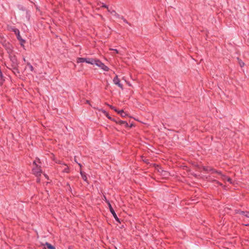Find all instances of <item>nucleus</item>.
<instances>
[{
    "label": "nucleus",
    "mask_w": 249,
    "mask_h": 249,
    "mask_svg": "<svg viewBox=\"0 0 249 249\" xmlns=\"http://www.w3.org/2000/svg\"><path fill=\"white\" fill-rule=\"evenodd\" d=\"M76 62L78 63L86 62L88 64L93 65L94 63L95 62V59L90 58L78 57L77 58Z\"/></svg>",
    "instance_id": "nucleus-1"
},
{
    "label": "nucleus",
    "mask_w": 249,
    "mask_h": 249,
    "mask_svg": "<svg viewBox=\"0 0 249 249\" xmlns=\"http://www.w3.org/2000/svg\"><path fill=\"white\" fill-rule=\"evenodd\" d=\"M9 57L11 63L9 67L16 68V67H18L19 63L18 61L17 57L15 55H14L13 54H10L9 55Z\"/></svg>",
    "instance_id": "nucleus-2"
},
{
    "label": "nucleus",
    "mask_w": 249,
    "mask_h": 249,
    "mask_svg": "<svg viewBox=\"0 0 249 249\" xmlns=\"http://www.w3.org/2000/svg\"><path fill=\"white\" fill-rule=\"evenodd\" d=\"M94 64H95L99 67L101 68L102 69H103L104 71H109V68L108 67L106 66L103 63H102L101 61H100L99 59H95V62L94 63Z\"/></svg>",
    "instance_id": "nucleus-3"
},
{
    "label": "nucleus",
    "mask_w": 249,
    "mask_h": 249,
    "mask_svg": "<svg viewBox=\"0 0 249 249\" xmlns=\"http://www.w3.org/2000/svg\"><path fill=\"white\" fill-rule=\"evenodd\" d=\"M13 31L14 32L16 35L17 38L20 41L21 45H23V44L25 42V40L21 38L19 30L17 28H14L13 29Z\"/></svg>",
    "instance_id": "nucleus-4"
},
{
    "label": "nucleus",
    "mask_w": 249,
    "mask_h": 249,
    "mask_svg": "<svg viewBox=\"0 0 249 249\" xmlns=\"http://www.w3.org/2000/svg\"><path fill=\"white\" fill-rule=\"evenodd\" d=\"M33 172L34 174L37 177L41 176V170L40 169V167L36 165V166L33 169Z\"/></svg>",
    "instance_id": "nucleus-5"
},
{
    "label": "nucleus",
    "mask_w": 249,
    "mask_h": 249,
    "mask_svg": "<svg viewBox=\"0 0 249 249\" xmlns=\"http://www.w3.org/2000/svg\"><path fill=\"white\" fill-rule=\"evenodd\" d=\"M108 208L109 209V211L110 212V213L112 214L114 218H115V219L116 220V221H117L118 223H121V221H120V219L118 217L116 213H115L114 209H113L111 205H109V206H108Z\"/></svg>",
    "instance_id": "nucleus-6"
},
{
    "label": "nucleus",
    "mask_w": 249,
    "mask_h": 249,
    "mask_svg": "<svg viewBox=\"0 0 249 249\" xmlns=\"http://www.w3.org/2000/svg\"><path fill=\"white\" fill-rule=\"evenodd\" d=\"M113 81L114 84L117 85L119 87H120L122 89H123V85L122 84L120 83V80L118 78V76L116 75L115 77H114L113 79Z\"/></svg>",
    "instance_id": "nucleus-7"
},
{
    "label": "nucleus",
    "mask_w": 249,
    "mask_h": 249,
    "mask_svg": "<svg viewBox=\"0 0 249 249\" xmlns=\"http://www.w3.org/2000/svg\"><path fill=\"white\" fill-rule=\"evenodd\" d=\"M44 247L43 249H55V247L52 245L51 244L46 242L45 244L43 245Z\"/></svg>",
    "instance_id": "nucleus-8"
},
{
    "label": "nucleus",
    "mask_w": 249,
    "mask_h": 249,
    "mask_svg": "<svg viewBox=\"0 0 249 249\" xmlns=\"http://www.w3.org/2000/svg\"><path fill=\"white\" fill-rule=\"evenodd\" d=\"M204 169L205 170H207V171H211L212 173H216L218 175H221V171L216 170H215L213 168H211V167H208V168H207V169L204 168Z\"/></svg>",
    "instance_id": "nucleus-9"
},
{
    "label": "nucleus",
    "mask_w": 249,
    "mask_h": 249,
    "mask_svg": "<svg viewBox=\"0 0 249 249\" xmlns=\"http://www.w3.org/2000/svg\"><path fill=\"white\" fill-rule=\"evenodd\" d=\"M8 69H10V70H12L13 72L14 73V74H19V71L18 69V67H16V68H14V67H7Z\"/></svg>",
    "instance_id": "nucleus-10"
},
{
    "label": "nucleus",
    "mask_w": 249,
    "mask_h": 249,
    "mask_svg": "<svg viewBox=\"0 0 249 249\" xmlns=\"http://www.w3.org/2000/svg\"><path fill=\"white\" fill-rule=\"evenodd\" d=\"M118 124H119L120 125L124 124V125L125 127H126V128L128 127V123L126 121H124L118 120Z\"/></svg>",
    "instance_id": "nucleus-11"
},
{
    "label": "nucleus",
    "mask_w": 249,
    "mask_h": 249,
    "mask_svg": "<svg viewBox=\"0 0 249 249\" xmlns=\"http://www.w3.org/2000/svg\"><path fill=\"white\" fill-rule=\"evenodd\" d=\"M80 174L81 175V177L83 178V179L86 181V182H88V178H87V177L86 176V173L84 172H82V171H80Z\"/></svg>",
    "instance_id": "nucleus-12"
},
{
    "label": "nucleus",
    "mask_w": 249,
    "mask_h": 249,
    "mask_svg": "<svg viewBox=\"0 0 249 249\" xmlns=\"http://www.w3.org/2000/svg\"><path fill=\"white\" fill-rule=\"evenodd\" d=\"M237 60H238V62L239 64V65L240 66V67L241 68L243 67L245 65V63L242 61V60L240 59H239L238 57L237 58Z\"/></svg>",
    "instance_id": "nucleus-13"
},
{
    "label": "nucleus",
    "mask_w": 249,
    "mask_h": 249,
    "mask_svg": "<svg viewBox=\"0 0 249 249\" xmlns=\"http://www.w3.org/2000/svg\"><path fill=\"white\" fill-rule=\"evenodd\" d=\"M4 81V77L3 76L2 72L0 70V84H2Z\"/></svg>",
    "instance_id": "nucleus-14"
},
{
    "label": "nucleus",
    "mask_w": 249,
    "mask_h": 249,
    "mask_svg": "<svg viewBox=\"0 0 249 249\" xmlns=\"http://www.w3.org/2000/svg\"><path fill=\"white\" fill-rule=\"evenodd\" d=\"M247 212V211H241V210H238V211H237L236 213H239V214H240L241 215H243L245 216V215L246 214Z\"/></svg>",
    "instance_id": "nucleus-15"
},
{
    "label": "nucleus",
    "mask_w": 249,
    "mask_h": 249,
    "mask_svg": "<svg viewBox=\"0 0 249 249\" xmlns=\"http://www.w3.org/2000/svg\"><path fill=\"white\" fill-rule=\"evenodd\" d=\"M102 112L106 115V116L109 119H112V117H111L108 113L105 110H102Z\"/></svg>",
    "instance_id": "nucleus-16"
},
{
    "label": "nucleus",
    "mask_w": 249,
    "mask_h": 249,
    "mask_svg": "<svg viewBox=\"0 0 249 249\" xmlns=\"http://www.w3.org/2000/svg\"><path fill=\"white\" fill-rule=\"evenodd\" d=\"M27 65L29 67V68L31 71H34V67L29 62L27 63Z\"/></svg>",
    "instance_id": "nucleus-17"
},
{
    "label": "nucleus",
    "mask_w": 249,
    "mask_h": 249,
    "mask_svg": "<svg viewBox=\"0 0 249 249\" xmlns=\"http://www.w3.org/2000/svg\"><path fill=\"white\" fill-rule=\"evenodd\" d=\"M107 105L109 107L110 109L114 110L115 111H118V109H117L114 106L109 104H107Z\"/></svg>",
    "instance_id": "nucleus-18"
},
{
    "label": "nucleus",
    "mask_w": 249,
    "mask_h": 249,
    "mask_svg": "<svg viewBox=\"0 0 249 249\" xmlns=\"http://www.w3.org/2000/svg\"><path fill=\"white\" fill-rule=\"evenodd\" d=\"M142 160L143 162H144L146 163H149L148 160L146 159L145 158H144L143 156H142L141 157Z\"/></svg>",
    "instance_id": "nucleus-19"
},
{
    "label": "nucleus",
    "mask_w": 249,
    "mask_h": 249,
    "mask_svg": "<svg viewBox=\"0 0 249 249\" xmlns=\"http://www.w3.org/2000/svg\"><path fill=\"white\" fill-rule=\"evenodd\" d=\"M104 200L105 201V202L107 203V204L108 206H109V205H111V204H110V203L108 199H107V198H106V196H104Z\"/></svg>",
    "instance_id": "nucleus-20"
},
{
    "label": "nucleus",
    "mask_w": 249,
    "mask_h": 249,
    "mask_svg": "<svg viewBox=\"0 0 249 249\" xmlns=\"http://www.w3.org/2000/svg\"><path fill=\"white\" fill-rule=\"evenodd\" d=\"M221 176V178L223 180H227V179L228 178V177H227L225 175H223L222 173H221V175H220Z\"/></svg>",
    "instance_id": "nucleus-21"
},
{
    "label": "nucleus",
    "mask_w": 249,
    "mask_h": 249,
    "mask_svg": "<svg viewBox=\"0 0 249 249\" xmlns=\"http://www.w3.org/2000/svg\"><path fill=\"white\" fill-rule=\"evenodd\" d=\"M121 19L123 20L124 22L128 24L129 25H130V24L127 21V20L125 18H124L123 16L121 17Z\"/></svg>",
    "instance_id": "nucleus-22"
},
{
    "label": "nucleus",
    "mask_w": 249,
    "mask_h": 249,
    "mask_svg": "<svg viewBox=\"0 0 249 249\" xmlns=\"http://www.w3.org/2000/svg\"><path fill=\"white\" fill-rule=\"evenodd\" d=\"M64 172L69 173V168L68 166H67L63 170Z\"/></svg>",
    "instance_id": "nucleus-23"
},
{
    "label": "nucleus",
    "mask_w": 249,
    "mask_h": 249,
    "mask_svg": "<svg viewBox=\"0 0 249 249\" xmlns=\"http://www.w3.org/2000/svg\"><path fill=\"white\" fill-rule=\"evenodd\" d=\"M114 16L116 18H121V17H122V16H121V15H119V14H117V13H116V14H115Z\"/></svg>",
    "instance_id": "nucleus-24"
},
{
    "label": "nucleus",
    "mask_w": 249,
    "mask_h": 249,
    "mask_svg": "<svg viewBox=\"0 0 249 249\" xmlns=\"http://www.w3.org/2000/svg\"><path fill=\"white\" fill-rule=\"evenodd\" d=\"M101 7L107 8V9H108V6L104 3H102V5L101 6Z\"/></svg>",
    "instance_id": "nucleus-25"
},
{
    "label": "nucleus",
    "mask_w": 249,
    "mask_h": 249,
    "mask_svg": "<svg viewBox=\"0 0 249 249\" xmlns=\"http://www.w3.org/2000/svg\"><path fill=\"white\" fill-rule=\"evenodd\" d=\"M121 116V117L124 118V117H125L126 116H127V114L125 112H124V113H122Z\"/></svg>",
    "instance_id": "nucleus-26"
},
{
    "label": "nucleus",
    "mask_w": 249,
    "mask_h": 249,
    "mask_svg": "<svg viewBox=\"0 0 249 249\" xmlns=\"http://www.w3.org/2000/svg\"><path fill=\"white\" fill-rule=\"evenodd\" d=\"M116 112H117L118 114H120V115L122 114V113H124V110H118V111H116Z\"/></svg>",
    "instance_id": "nucleus-27"
},
{
    "label": "nucleus",
    "mask_w": 249,
    "mask_h": 249,
    "mask_svg": "<svg viewBox=\"0 0 249 249\" xmlns=\"http://www.w3.org/2000/svg\"><path fill=\"white\" fill-rule=\"evenodd\" d=\"M214 181L216 184H218V185H220V186H222V184L221 183L219 182L218 181L215 180Z\"/></svg>",
    "instance_id": "nucleus-28"
},
{
    "label": "nucleus",
    "mask_w": 249,
    "mask_h": 249,
    "mask_svg": "<svg viewBox=\"0 0 249 249\" xmlns=\"http://www.w3.org/2000/svg\"><path fill=\"white\" fill-rule=\"evenodd\" d=\"M110 120H112V121H114V122H116V124H118V120H119V119H118V120H116V119H114V118H112V119H110Z\"/></svg>",
    "instance_id": "nucleus-29"
},
{
    "label": "nucleus",
    "mask_w": 249,
    "mask_h": 249,
    "mask_svg": "<svg viewBox=\"0 0 249 249\" xmlns=\"http://www.w3.org/2000/svg\"><path fill=\"white\" fill-rule=\"evenodd\" d=\"M227 181L229 182L230 183H231V179L229 178V177H228L227 179Z\"/></svg>",
    "instance_id": "nucleus-30"
},
{
    "label": "nucleus",
    "mask_w": 249,
    "mask_h": 249,
    "mask_svg": "<svg viewBox=\"0 0 249 249\" xmlns=\"http://www.w3.org/2000/svg\"><path fill=\"white\" fill-rule=\"evenodd\" d=\"M110 13L112 14V15H114L115 14H116V12L115 10H112Z\"/></svg>",
    "instance_id": "nucleus-31"
},
{
    "label": "nucleus",
    "mask_w": 249,
    "mask_h": 249,
    "mask_svg": "<svg viewBox=\"0 0 249 249\" xmlns=\"http://www.w3.org/2000/svg\"><path fill=\"white\" fill-rule=\"evenodd\" d=\"M67 186L68 187L69 190L71 191V189L70 186V185L69 183H67Z\"/></svg>",
    "instance_id": "nucleus-32"
},
{
    "label": "nucleus",
    "mask_w": 249,
    "mask_h": 249,
    "mask_svg": "<svg viewBox=\"0 0 249 249\" xmlns=\"http://www.w3.org/2000/svg\"><path fill=\"white\" fill-rule=\"evenodd\" d=\"M245 216L248 217V218H249V212H248V211L247 212V213H246V214L245 215Z\"/></svg>",
    "instance_id": "nucleus-33"
},
{
    "label": "nucleus",
    "mask_w": 249,
    "mask_h": 249,
    "mask_svg": "<svg viewBox=\"0 0 249 249\" xmlns=\"http://www.w3.org/2000/svg\"><path fill=\"white\" fill-rule=\"evenodd\" d=\"M111 50L114 51H115L116 53H119L118 51L117 50H116V49H111Z\"/></svg>",
    "instance_id": "nucleus-34"
},
{
    "label": "nucleus",
    "mask_w": 249,
    "mask_h": 249,
    "mask_svg": "<svg viewBox=\"0 0 249 249\" xmlns=\"http://www.w3.org/2000/svg\"><path fill=\"white\" fill-rule=\"evenodd\" d=\"M107 10L108 12H110V13H111V11H112V10H111V9H109V8H108V9H107Z\"/></svg>",
    "instance_id": "nucleus-35"
},
{
    "label": "nucleus",
    "mask_w": 249,
    "mask_h": 249,
    "mask_svg": "<svg viewBox=\"0 0 249 249\" xmlns=\"http://www.w3.org/2000/svg\"><path fill=\"white\" fill-rule=\"evenodd\" d=\"M133 126V124H131L130 125H128V127H132Z\"/></svg>",
    "instance_id": "nucleus-36"
},
{
    "label": "nucleus",
    "mask_w": 249,
    "mask_h": 249,
    "mask_svg": "<svg viewBox=\"0 0 249 249\" xmlns=\"http://www.w3.org/2000/svg\"><path fill=\"white\" fill-rule=\"evenodd\" d=\"M33 164H34V165H36H36H37L36 164V161H34L33 162Z\"/></svg>",
    "instance_id": "nucleus-37"
},
{
    "label": "nucleus",
    "mask_w": 249,
    "mask_h": 249,
    "mask_svg": "<svg viewBox=\"0 0 249 249\" xmlns=\"http://www.w3.org/2000/svg\"><path fill=\"white\" fill-rule=\"evenodd\" d=\"M79 165L80 167H81V166H82V165H81V164H80V163H79Z\"/></svg>",
    "instance_id": "nucleus-38"
},
{
    "label": "nucleus",
    "mask_w": 249,
    "mask_h": 249,
    "mask_svg": "<svg viewBox=\"0 0 249 249\" xmlns=\"http://www.w3.org/2000/svg\"><path fill=\"white\" fill-rule=\"evenodd\" d=\"M69 249H71V247H69Z\"/></svg>",
    "instance_id": "nucleus-39"
}]
</instances>
